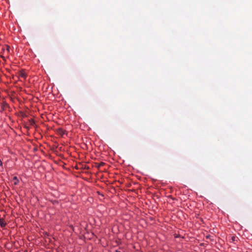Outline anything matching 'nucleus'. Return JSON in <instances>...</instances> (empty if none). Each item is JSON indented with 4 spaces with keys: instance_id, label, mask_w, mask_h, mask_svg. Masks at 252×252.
I'll list each match as a JSON object with an SVG mask.
<instances>
[{
    "instance_id": "obj_1",
    "label": "nucleus",
    "mask_w": 252,
    "mask_h": 252,
    "mask_svg": "<svg viewBox=\"0 0 252 252\" xmlns=\"http://www.w3.org/2000/svg\"><path fill=\"white\" fill-rule=\"evenodd\" d=\"M57 132L58 134L59 135L63 136L66 133L65 130H63L62 128H59L57 129Z\"/></svg>"
},
{
    "instance_id": "obj_2",
    "label": "nucleus",
    "mask_w": 252,
    "mask_h": 252,
    "mask_svg": "<svg viewBox=\"0 0 252 252\" xmlns=\"http://www.w3.org/2000/svg\"><path fill=\"white\" fill-rule=\"evenodd\" d=\"M6 225H7V223L5 222V221L2 219H0V226H1V227H4L6 226Z\"/></svg>"
},
{
    "instance_id": "obj_3",
    "label": "nucleus",
    "mask_w": 252,
    "mask_h": 252,
    "mask_svg": "<svg viewBox=\"0 0 252 252\" xmlns=\"http://www.w3.org/2000/svg\"><path fill=\"white\" fill-rule=\"evenodd\" d=\"M12 181H14V185L15 186L18 185L19 183V179L17 176H14L12 178Z\"/></svg>"
},
{
    "instance_id": "obj_4",
    "label": "nucleus",
    "mask_w": 252,
    "mask_h": 252,
    "mask_svg": "<svg viewBox=\"0 0 252 252\" xmlns=\"http://www.w3.org/2000/svg\"><path fill=\"white\" fill-rule=\"evenodd\" d=\"M237 241V238H236V237H235L234 236L231 237L230 242L235 243V241Z\"/></svg>"
},
{
    "instance_id": "obj_5",
    "label": "nucleus",
    "mask_w": 252,
    "mask_h": 252,
    "mask_svg": "<svg viewBox=\"0 0 252 252\" xmlns=\"http://www.w3.org/2000/svg\"><path fill=\"white\" fill-rule=\"evenodd\" d=\"M20 76L22 77L25 78H26V77H27V75H26V73L24 71H22V72H21Z\"/></svg>"
},
{
    "instance_id": "obj_6",
    "label": "nucleus",
    "mask_w": 252,
    "mask_h": 252,
    "mask_svg": "<svg viewBox=\"0 0 252 252\" xmlns=\"http://www.w3.org/2000/svg\"><path fill=\"white\" fill-rule=\"evenodd\" d=\"M1 106H3V107L4 108L5 107H9V105L8 104V103H7L5 102H4L2 103H1Z\"/></svg>"
},
{
    "instance_id": "obj_7",
    "label": "nucleus",
    "mask_w": 252,
    "mask_h": 252,
    "mask_svg": "<svg viewBox=\"0 0 252 252\" xmlns=\"http://www.w3.org/2000/svg\"><path fill=\"white\" fill-rule=\"evenodd\" d=\"M53 204H58L59 203V201L57 200H54L52 201Z\"/></svg>"
},
{
    "instance_id": "obj_8",
    "label": "nucleus",
    "mask_w": 252,
    "mask_h": 252,
    "mask_svg": "<svg viewBox=\"0 0 252 252\" xmlns=\"http://www.w3.org/2000/svg\"><path fill=\"white\" fill-rule=\"evenodd\" d=\"M4 51H5V49H4V47H2V48H1V53L4 52Z\"/></svg>"
},
{
    "instance_id": "obj_9",
    "label": "nucleus",
    "mask_w": 252,
    "mask_h": 252,
    "mask_svg": "<svg viewBox=\"0 0 252 252\" xmlns=\"http://www.w3.org/2000/svg\"><path fill=\"white\" fill-rule=\"evenodd\" d=\"M3 163L1 160L0 159V166H2Z\"/></svg>"
},
{
    "instance_id": "obj_10",
    "label": "nucleus",
    "mask_w": 252,
    "mask_h": 252,
    "mask_svg": "<svg viewBox=\"0 0 252 252\" xmlns=\"http://www.w3.org/2000/svg\"><path fill=\"white\" fill-rule=\"evenodd\" d=\"M1 111H3L5 110V108L3 107V106H1Z\"/></svg>"
},
{
    "instance_id": "obj_11",
    "label": "nucleus",
    "mask_w": 252,
    "mask_h": 252,
    "mask_svg": "<svg viewBox=\"0 0 252 252\" xmlns=\"http://www.w3.org/2000/svg\"><path fill=\"white\" fill-rule=\"evenodd\" d=\"M7 50L8 52L10 51V47L8 46H7Z\"/></svg>"
},
{
    "instance_id": "obj_12",
    "label": "nucleus",
    "mask_w": 252,
    "mask_h": 252,
    "mask_svg": "<svg viewBox=\"0 0 252 252\" xmlns=\"http://www.w3.org/2000/svg\"><path fill=\"white\" fill-rule=\"evenodd\" d=\"M175 238H179L181 237V236L180 235H178L175 236Z\"/></svg>"
},
{
    "instance_id": "obj_13",
    "label": "nucleus",
    "mask_w": 252,
    "mask_h": 252,
    "mask_svg": "<svg viewBox=\"0 0 252 252\" xmlns=\"http://www.w3.org/2000/svg\"><path fill=\"white\" fill-rule=\"evenodd\" d=\"M98 194L99 195H100L102 196H103V194H102V193H100L99 192H98Z\"/></svg>"
},
{
    "instance_id": "obj_14",
    "label": "nucleus",
    "mask_w": 252,
    "mask_h": 252,
    "mask_svg": "<svg viewBox=\"0 0 252 252\" xmlns=\"http://www.w3.org/2000/svg\"><path fill=\"white\" fill-rule=\"evenodd\" d=\"M114 252H121V251H120L119 250H115V251Z\"/></svg>"
},
{
    "instance_id": "obj_15",
    "label": "nucleus",
    "mask_w": 252,
    "mask_h": 252,
    "mask_svg": "<svg viewBox=\"0 0 252 252\" xmlns=\"http://www.w3.org/2000/svg\"><path fill=\"white\" fill-rule=\"evenodd\" d=\"M204 243H201V244H200V246H204Z\"/></svg>"
},
{
    "instance_id": "obj_16",
    "label": "nucleus",
    "mask_w": 252,
    "mask_h": 252,
    "mask_svg": "<svg viewBox=\"0 0 252 252\" xmlns=\"http://www.w3.org/2000/svg\"><path fill=\"white\" fill-rule=\"evenodd\" d=\"M209 237H210V236H209V235L207 236V238H209Z\"/></svg>"
},
{
    "instance_id": "obj_17",
    "label": "nucleus",
    "mask_w": 252,
    "mask_h": 252,
    "mask_svg": "<svg viewBox=\"0 0 252 252\" xmlns=\"http://www.w3.org/2000/svg\"><path fill=\"white\" fill-rule=\"evenodd\" d=\"M246 252H248V251Z\"/></svg>"
}]
</instances>
